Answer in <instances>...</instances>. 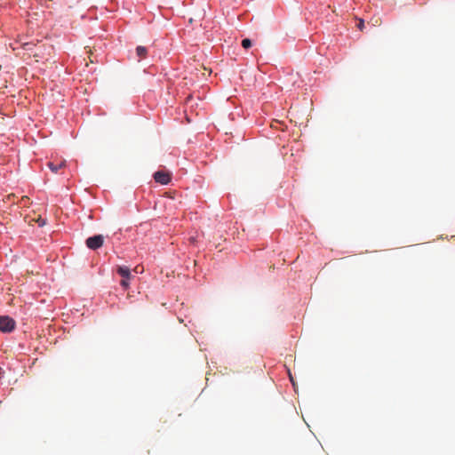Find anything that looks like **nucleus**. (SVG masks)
Returning a JSON list of instances; mask_svg holds the SVG:
<instances>
[{"mask_svg":"<svg viewBox=\"0 0 455 455\" xmlns=\"http://www.w3.org/2000/svg\"><path fill=\"white\" fill-rule=\"evenodd\" d=\"M15 321L8 315L0 316V331L3 332H11L15 329Z\"/></svg>","mask_w":455,"mask_h":455,"instance_id":"obj_1","label":"nucleus"},{"mask_svg":"<svg viewBox=\"0 0 455 455\" xmlns=\"http://www.w3.org/2000/svg\"><path fill=\"white\" fill-rule=\"evenodd\" d=\"M86 246L91 250H97L104 243V236L102 235H96L88 237L85 241Z\"/></svg>","mask_w":455,"mask_h":455,"instance_id":"obj_2","label":"nucleus"},{"mask_svg":"<svg viewBox=\"0 0 455 455\" xmlns=\"http://www.w3.org/2000/svg\"><path fill=\"white\" fill-rule=\"evenodd\" d=\"M156 182L167 185L171 181V174L167 172L158 171L154 173Z\"/></svg>","mask_w":455,"mask_h":455,"instance_id":"obj_3","label":"nucleus"},{"mask_svg":"<svg viewBox=\"0 0 455 455\" xmlns=\"http://www.w3.org/2000/svg\"><path fill=\"white\" fill-rule=\"evenodd\" d=\"M47 165L53 173H57L59 170L66 166V161L62 160L58 164H54L53 162H48Z\"/></svg>","mask_w":455,"mask_h":455,"instance_id":"obj_4","label":"nucleus"},{"mask_svg":"<svg viewBox=\"0 0 455 455\" xmlns=\"http://www.w3.org/2000/svg\"><path fill=\"white\" fill-rule=\"evenodd\" d=\"M117 273L126 279H130L131 277V271L128 267L125 266H119L117 267Z\"/></svg>","mask_w":455,"mask_h":455,"instance_id":"obj_5","label":"nucleus"},{"mask_svg":"<svg viewBox=\"0 0 455 455\" xmlns=\"http://www.w3.org/2000/svg\"><path fill=\"white\" fill-rule=\"evenodd\" d=\"M147 49L146 47L144 46H138L136 48V52H137V55L140 57V58H145L146 55H147Z\"/></svg>","mask_w":455,"mask_h":455,"instance_id":"obj_6","label":"nucleus"},{"mask_svg":"<svg viewBox=\"0 0 455 455\" xmlns=\"http://www.w3.org/2000/svg\"><path fill=\"white\" fill-rule=\"evenodd\" d=\"M242 46L244 49H249L251 46V41L248 38H245L242 41Z\"/></svg>","mask_w":455,"mask_h":455,"instance_id":"obj_7","label":"nucleus"},{"mask_svg":"<svg viewBox=\"0 0 455 455\" xmlns=\"http://www.w3.org/2000/svg\"><path fill=\"white\" fill-rule=\"evenodd\" d=\"M34 46H36V44L33 42L23 44V47L26 51H32Z\"/></svg>","mask_w":455,"mask_h":455,"instance_id":"obj_8","label":"nucleus"},{"mask_svg":"<svg viewBox=\"0 0 455 455\" xmlns=\"http://www.w3.org/2000/svg\"><path fill=\"white\" fill-rule=\"evenodd\" d=\"M120 283L124 289H127L129 287V279L124 278Z\"/></svg>","mask_w":455,"mask_h":455,"instance_id":"obj_9","label":"nucleus"},{"mask_svg":"<svg viewBox=\"0 0 455 455\" xmlns=\"http://www.w3.org/2000/svg\"><path fill=\"white\" fill-rule=\"evenodd\" d=\"M357 28L360 29V30H363V28H364V22L363 20H359V22L357 24Z\"/></svg>","mask_w":455,"mask_h":455,"instance_id":"obj_10","label":"nucleus"},{"mask_svg":"<svg viewBox=\"0 0 455 455\" xmlns=\"http://www.w3.org/2000/svg\"><path fill=\"white\" fill-rule=\"evenodd\" d=\"M39 226L43 227L45 224V221L44 220H38Z\"/></svg>","mask_w":455,"mask_h":455,"instance_id":"obj_11","label":"nucleus"}]
</instances>
